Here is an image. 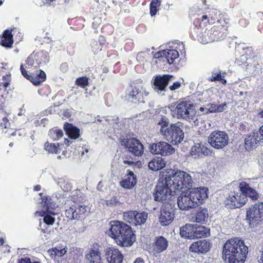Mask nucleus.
<instances>
[{"label":"nucleus","instance_id":"obj_46","mask_svg":"<svg viewBox=\"0 0 263 263\" xmlns=\"http://www.w3.org/2000/svg\"><path fill=\"white\" fill-rule=\"evenodd\" d=\"M76 83L81 87L84 88L88 84V79L86 77L79 78L76 80Z\"/></svg>","mask_w":263,"mask_h":263},{"label":"nucleus","instance_id":"obj_62","mask_svg":"<svg viewBox=\"0 0 263 263\" xmlns=\"http://www.w3.org/2000/svg\"><path fill=\"white\" fill-rule=\"evenodd\" d=\"M144 54L143 52H139L137 56V59L138 61H142L143 60L142 59V54Z\"/></svg>","mask_w":263,"mask_h":263},{"label":"nucleus","instance_id":"obj_54","mask_svg":"<svg viewBox=\"0 0 263 263\" xmlns=\"http://www.w3.org/2000/svg\"><path fill=\"white\" fill-rule=\"evenodd\" d=\"M200 11L199 9L193 7L192 9H191L190 11V15L191 16H195L196 15L200 16V14L198 13Z\"/></svg>","mask_w":263,"mask_h":263},{"label":"nucleus","instance_id":"obj_59","mask_svg":"<svg viewBox=\"0 0 263 263\" xmlns=\"http://www.w3.org/2000/svg\"><path fill=\"white\" fill-rule=\"evenodd\" d=\"M3 123L4 128H7L9 123H8V119L6 118H3L2 119V122Z\"/></svg>","mask_w":263,"mask_h":263},{"label":"nucleus","instance_id":"obj_13","mask_svg":"<svg viewBox=\"0 0 263 263\" xmlns=\"http://www.w3.org/2000/svg\"><path fill=\"white\" fill-rule=\"evenodd\" d=\"M263 142V138L258 131L253 132L246 136L245 146L247 150L251 151Z\"/></svg>","mask_w":263,"mask_h":263},{"label":"nucleus","instance_id":"obj_37","mask_svg":"<svg viewBox=\"0 0 263 263\" xmlns=\"http://www.w3.org/2000/svg\"><path fill=\"white\" fill-rule=\"evenodd\" d=\"M135 221L134 222V224H142L146 221L147 218V213L144 212H137L135 211Z\"/></svg>","mask_w":263,"mask_h":263},{"label":"nucleus","instance_id":"obj_41","mask_svg":"<svg viewBox=\"0 0 263 263\" xmlns=\"http://www.w3.org/2000/svg\"><path fill=\"white\" fill-rule=\"evenodd\" d=\"M59 146V145L57 146L55 144L49 143V142H46L45 144V150L50 153H59L61 150Z\"/></svg>","mask_w":263,"mask_h":263},{"label":"nucleus","instance_id":"obj_26","mask_svg":"<svg viewBox=\"0 0 263 263\" xmlns=\"http://www.w3.org/2000/svg\"><path fill=\"white\" fill-rule=\"evenodd\" d=\"M239 188L240 191L245 195L246 197L248 196L253 200H256L258 198L257 193L246 183L241 182L239 184Z\"/></svg>","mask_w":263,"mask_h":263},{"label":"nucleus","instance_id":"obj_64","mask_svg":"<svg viewBox=\"0 0 263 263\" xmlns=\"http://www.w3.org/2000/svg\"><path fill=\"white\" fill-rule=\"evenodd\" d=\"M258 162L262 165V168H263V156L258 160Z\"/></svg>","mask_w":263,"mask_h":263},{"label":"nucleus","instance_id":"obj_60","mask_svg":"<svg viewBox=\"0 0 263 263\" xmlns=\"http://www.w3.org/2000/svg\"><path fill=\"white\" fill-rule=\"evenodd\" d=\"M199 110L203 112L204 114H208L209 113V108H208V104L205 107H200Z\"/></svg>","mask_w":263,"mask_h":263},{"label":"nucleus","instance_id":"obj_29","mask_svg":"<svg viewBox=\"0 0 263 263\" xmlns=\"http://www.w3.org/2000/svg\"><path fill=\"white\" fill-rule=\"evenodd\" d=\"M64 128L67 135L71 139H76L79 137V129L72 124L65 123L64 125Z\"/></svg>","mask_w":263,"mask_h":263},{"label":"nucleus","instance_id":"obj_30","mask_svg":"<svg viewBox=\"0 0 263 263\" xmlns=\"http://www.w3.org/2000/svg\"><path fill=\"white\" fill-rule=\"evenodd\" d=\"M13 43V36L11 32L8 30H5L3 35L0 37V44L4 47H11Z\"/></svg>","mask_w":263,"mask_h":263},{"label":"nucleus","instance_id":"obj_47","mask_svg":"<svg viewBox=\"0 0 263 263\" xmlns=\"http://www.w3.org/2000/svg\"><path fill=\"white\" fill-rule=\"evenodd\" d=\"M158 124L161 125V128L160 129V133L161 134V131L162 128H168V122L166 118L165 117H162L161 119L159 121Z\"/></svg>","mask_w":263,"mask_h":263},{"label":"nucleus","instance_id":"obj_6","mask_svg":"<svg viewBox=\"0 0 263 263\" xmlns=\"http://www.w3.org/2000/svg\"><path fill=\"white\" fill-rule=\"evenodd\" d=\"M183 125L180 122L172 124L168 128H162L161 135L173 145L181 143L184 138V133L182 127Z\"/></svg>","mask_w":263,"mask_h":263},{"label":"nucleus","instance_id":"obj_22","mask_svg":"<svg viewBox=\"0 0 263 263\" xmlns=\"http://www.w3.org/2000/svg\"><path fill=\"white\" fill-rule=\"evenodd\" d=\"M210 248V242L202 240L193 243L190 247V250L194 253H205L209 251Z\"/></svg>","mask_w":263,"mask_h":263},{"label":"nucleus","instance_id":"obj_1","mask_svg":"<svg viewBox=\"0 0 263 263\" xmlns=\"http://www.w3.org/2000/svg\"><path fill=\"white\" fill-rule=\"evenodd\" d=\"M223 256L229 263H243L248 248L239 238L227 240L223 247Z\"/></svg>","mask_w":263,"mask_h":263},{"label":"nucleus","instance_id":"obj_28","mask_svg":"<svg viewBox=\"0 0 263 263\" xmlns=\"http://www.w3.org/2000/svg\"><path fill=\"white\" fill-rule=\"evenodd\" d=\"M209 153V150L203 145L197 144L193 146L191 151V154L194 158L201 157L203 155H207Z\"/></svg>","mask_w":263,"mask_h":263},{"label":"nucleus","instance_id":"obj_39","mask_svg":"<svg viewBox=\"0 0 263 263\" xmlns=\"http://www.w3.org/2000/svg\"><path fill=\"white\" fill-rule=\"evenodd\" d=\"M161 0H152L150 4V13L151 16L155 15L161 5Z\"/></svg>","mask_w":263,"mask_h":263},{"label":"nucleus","instance_id":"obj_34","mask_svg":"<svg viewBox=\"0 0 263 263\" xmlns=\"http://www.w3.org/2000/svg\"><path fill=\"white\" fill-rule=\"evenodd\" d=\"M209 217L208 211L206 208H200L195 216V221L197 222H204L207 221Z\"/></svg>","mask_w":263,"mask_h":263},{"label":"nucleus","instance_id":"obj_49","mask_svg":"<svg viewBox=\"0 0 263 263\" xmlns=\"http://www.w3.org/2000/svg\"><path fill=\"white\" fill-rule=\"evenodd\" d=\"M34 64V59L31 57H29L26 61V64H25V68L27 69L31 68Z\"/></svg>","mask_w":263,"mask_h":263},{"label":"nucleus","instance_id":"obj_61","mask_svg":"<svg viewBox=\"0 0 263 263\" xmlns=\"http://www.w3.org/2000/svg\"><path fill=\"white\" fill-rule=\"evenodd\" d=\"M9 85V82H5L4 84L2 83H0V87L3 86L5 88V90L6 89V88L8 87V86ZM0 89H1V87H0Z\"/></svg>","mask_w":263,"mask_h":263},{"label":"nucleus","instance_id":"obj_21","mask_svg":"<svg viewBox=\"0 0 263 263\" xmlns=\"http://www.w3.org/2000/svg\"><path fill=\"white\" fill-rule=\"evenodd\" d=\"M105 256L109 263H121L123 259L121 253L114 247L107 248L105 250Z\"/></svg>","mask_w":263,"mask_h":263},{"label":"nucleus","instance_id":"obj_40","mask_svg":"<svg viewBox=\"0 0 263 263\" xmlns=\"http://www.w3.org/2000/svg\"><path fill=\"white\" fill-rule=\"evenodd\" d=\"M49 136L53 140H58L63 136V134L62 130L53 128L49 130Z\"/></svg>","mask_w":263,"mask_h":263},{"label":"nucleus","instance_id":"obj_57","mask_svg":"<svg viewBox=\"0 0 263 263\" xmlns=\"http://www.w3.org/2000/svg\"><path fill=\"white\" fill-rule=\"evenodd\" d=\"M163 52L164 50L156 52L154 55V58L157 59L164 57V55H163Z\"/></svg>","mask_w":263,"mask_h":263},{"label":"nucleus","instance_id":"obj_24","mask_svg":"<svg viewBox=\"0 0 263 263\" xmlns=\"http://www.w3.org/2000/svg\"><path fill=\"white\" fill-rule=\"evenodd\" d=\"M167 247L168 241L166 238L162 236L156 237L153 249L154 255L157 256L160 253L165 251Z\"/></svg>","mask_w":263,"mask_h":263},{"label":"nucleus","instance_id":"obj_9","mask_svg":"<svg viewBox=\"0 0 263 263\" xmlns=\"http://www.w3.org/2000/svg\"><path fill=\"white\" fill-rule=\"evenodd\" d=\"M50 201L51 199L50 198L46 197L45 198H43V203H42V204L44 203L43 210L41 212L37 211L35 213L36 216H44V222L48 225L52 224L55 221L54 218L49 215V214H54L51 211V210L53 209V206H55V204L52 203Z\"/></svg>","mask_w":263,"mask_h":263},{"label":"nucleus","instance_id":"obj_12","mask_svg":"<svg viewBox=\"0 0 263 263\" xmlns=\"http://www.w3.org/2000/svg\"><path fill=\"white\" fill-rule=\"evenodd\" d=\"M208 189L206 187L193 188L189 190L193 201L196 202L195 206L198 204H202L205 202L208 197Z\"/></svg>","mask_w":263,"mask_h":263},{"label":"nucleus","instance_id":"obj_53","mask_svg":"<svg viewBox=\"0 0 263 263\" xmlns=\"http://www.w3.org/2000/svg\"><path fill=\"white\" fill-rule=\"evenodd\" d=\"M181 84L179 81H176L173 83V85L170 86L169 88L171 90H174L180 87Z\"/></svg>","mask_w":263,"mask_h":263},{"label":"nucleus","instance_id":"obj_16","mask_svg":"<svg viewBox=\"0 0 263 263\" xmlns=\"http://www.w3.org/2000/svg\"><path fill=\"white\" fill-rule=\"evenodd\" d=\"M220 34L221 32L217 30V28L214 27L210 30H205L204 33L201 34L198 40L202 44H205L220 39Z\"/></svg>","mask_w":263,"mask_h":263},{"label":"nucleus","instance_id":"obj_25","mask_svg":"<svg viewBox=\"0 0 263 263\" xmlns=\"http://www.w3.org/2000/svg\"><path fill=\"white\" fill-rule=\"evenodd\" d=\"M128 174L124 176L120 184L124 189H130L137 183V179L134 174L130 171H128Z\"/></svg>","mask_w":263,"mask_h":263},{"label":"nucleus","instance_id":"obj_19","mask_svg":"<svg viewBox=\"0 0 263 263\" xmlns=\"http://www.w3.org/2000/svg\"><path fill=\"white\" fill-rule=\"evenodd\" d=\"M195 201H193L189 191L185 194L180 195L177 198L178 206L181 210L187 211L190 209L195 208Z\"/></svg>","mask_w":263,"mask_h":263},{"label":"nucleus","instance_id":"obj_8","mask_svg":"<svg viewBox=\"0 0 263 263\" xmlns=\"http://www.w3.org/2000/svg\"><path fill=\"white\" fill-rule=\"evenodd\" d=\"M229 137L224 132L216 130L212 132L208 137V142L212 147L221 149L228 144Z\"/></svg>","mask_w":263,"mask_h":263},{"label":"nucleus","instance_id":"obj_31","mask_svg":"<svg viewBox=\"0 0 263 263\" xmlns=\"http://www.w3.org/2000/svg\"><path fill=\"white\" fill-rule=\"evenodd\" d=\"M195 227L191 224H186L180 229V235L182 237L194 239Z\"/></svg>","mask_w":263,"mask_h":263},{"label":"nucleus","instance_id":"obj_35","mask_svg":"<svg viewBox=\"0 0 263 263\" xmlns=\"http://www.w3.org/2000/svg\"><path fill=\"white\" fill-rule=\"evenodd\" d=\"M163 55L169 64H172L174 60L179 57L178 52L174 49L164 50Z\"/></svg>","mask_w":263,"mask_h":263},{"label":"nucleus","instance_id":"obj_45","mask_svg":"<svg viewBox=\"0 0 263 263\" xmlns=\"http://www.w3.org/2000/svg\"><path fill=\"white\" fill-rule=\"evenodd\" d=\"M56 254L58 256L62 257L67 252V247L66 246L59 245L54 248Z\"/></svg>","mask_w":263,"mask_h":263},{"label":"nucleus","instance_id":"obj_4","mask_svg":"<svg viewBox=\"0 0 263 263\" xmlns=\"http://www.w3.org/2000/svg\"><path fill=\"white\" fill-rule=\"evenodd\" d=\"M172 114L177 119L185 120L187 121H195L197 120L196 111L194 104L190 101L179 100L176 107L172 110Z\"/></svg>","mask_w":263,"mask_h":263},{"label":"nucleus","instance_id":"obj_33","mask_svg":"<svg viewBox=\"0 0 263 263\" xmlns=\"http://www.w3.org/2000/svg\"><path fill=\"white\" fill-rule=\"evenodd\" d=\"M220 14L219 12L216 9H211L208 12V14L202 15L201 18V21L208 20V23H214L215 21H218Z\"/></svg>","mask_w":263,"mask_h":263},{"label":"nucleus","instance_id":"obj_17","mask_svg":"<svg viewBox=\"0 0 263 263\" xmlns=\"http://www.w3.org/2000/svg\"><path fill=\"white\" fill-rule=\"evenodd\" d=\"M173 78L174 77L170 74L156 76L153 80L154 90L157 92L165 91L168 82Z\"/></svg>","mask_w":263,"mask_h":263},{"label":"nucleus","instance_id":"obj_27","mask_svg":"<svg viewBox=\"0 0 263 263\" xmlns=\"http://www.w3.org/2000/svg\"><path fill=\"white\" fill-rule=\"evenodd\" d=\"M166 163L161 157H157L153 159L148 163V167L150 170L157 171L165 167Z\"/></svg>","mask_w":263,"mask_h":263},{"label":"nucleus","instance_id":"obj_10","mask_svg":"<svg viewBox=\"0 0 263 263\" xmlns=\"http://www.w3.org/2000/svg\"><path fill=\"white\" fill-rule=\"evenodd\" d=\"M149 152L155 155L167 156L175 153V149L173 146L165 142H159L149 145Z\"/></svg>","mask_w":263,"mask_h":263},{"label":"nucleus","instance_id":"obj_52","mask_svg":"<svg viewBox=\"0 0 263 263\" xmlns=\"http://www.w3.org/2000/svg\"><path fill=\"white\" fill-rule=\"evenodd\" d=\"M18 263H40L39 261H32L30 258L27 257L22 258L19 261Z\"/></svg>","mask_w":263,"mask_h":263},{"label":"nucleus","instance_id":"obj_5","mask_svg":"<svg viewBox=\"0 0 263 263\" xmlns=\"http://www.w3.org/2000/svg\"><path fill=\"white\" fill-rule=\"evenodd\" d=\"M171 185L166 176L161 177L158 180L154 194L155 200L164 202V203H166L167 200H170L172 198V194L176 192Z\"/></svg>","mask_w":263,"mask_h":263},{"label":"nucleus","instance_id":"obj_51","mask_svg":"<svg viewBox=\"0 0 263 263\" xmlns=\"http://www.w3.org/2000/svg\"><path fill=\"white\" fill-rule=\"evenodd\" d=\"M222 76L220 73H213L210 78L211 81H220L222 80Z\"/></svg>","mask_w":263,"mask_h":263},{"label":"nucleus","instance_id":"obj_48","mask_svg":"<svg viewBox=\"0 0 263 263\" xmlns=\"http://www.w3.org/2000/svg\"><path fill=\"white\" fill-rule=\"evenodd\" d=\"M78 206L79 207V212L80 213L81 217H83V216L85 215V213L89 211V208L88 206L79 204L78 205Z\"/></svg>","mask_w":263,"mask_h":263},{"label":"nucleus","instance_id":"obj_43","mask_svg":"<svg viewBox=\"0 0 263 263\" xmlns=\"http://www.w3.org/2000/svg\"><path fill=\"white\" fill-rule=\"evenodd\" d=\"M135 211H134L125 212L123 214V219L129 223H134V222L135 221Z\"/></svg>","mask_w":263,"mask_h":263},{"label":"nucleus","instance_id":"obj_15","mask_svg":"<svg viewBox=\"0 0 263 263\" xmlns=\"http://www.w3.org/2000/svg\"><path fill=\"white\" fill-rule=\"evenodd\" d=\"M263 218V203H258L250 206L247 211V219L250 222H256Z\"/></svg>","mask_w":263,"mask_h":263},{"label":"nucleus","instance_id":"obj_36","mask_svg":"<svg viewBox=\"0 0 263 263\" xmlns=\"http://www.w3.org/2000/svg\"><path fill=\"white\" fill-rule=\"evenodd\" d=\"M227 103L226 102L220 105H218L215 103L208 104L209 112V113L222 112L227 107Z\"/></svg>","mask_w":263,"mask_h":263},{"label":"nucleus","instance_id":"obj_63","mask_svg":"<svg viewBox=\"0 0 263 263\" xmlns=\"http://www.w3.org/2000/svg\"><path fill=\"white\" fill-rule=\"evenodd\" d=\"M134 263H144V262L143 259H142L141 258H137L135 260Z\"/></svg>","mask_w":263,"mask_h":263},{"label":"nucleus","instance_id":"obj_2","mask_svg":"<svg viewBox=\"0 0 263 263\" xmlns=\"http://www.w3.org/2000/svg\"><path fill=\"white\" fill-rule=\"evenodd\" d=\"M110 231V236L118 245L122 247H130L136 240V237L130 227L124 222L113 221Z\"/></svg>","mask_w":263,"mask_h":263},{"label":"nucleus","instance_id":"obj_14","mask_svg":"<svg viewBox=\"0 0 263 263\" xmlns=\"http://www.w3.org/2000/svg\"><path fill=\"white\" fill-rule=\"evenodd\" d=\"M21 70L22 75L29 80L34 85H39L41 83L44 82L46 78V75L44 71L40 69L36 73H33L31 71H29L31 74H28L27 71L24 68V65H21Z\"/></svg>","mask_w":263,"mask_h":263},{"label":"nucleus","instance_id":"obj_56","mask_svg":"<svg viewBox=\"0 0 263 263\" xmlns=\"http://www.w3.org/2000/svg\"><path fill=\"white\" fill-rule=\"evenodd\" d=\"M259 261L260 263H263V246L261 247V250L259 251L258 256Z\"/></svg>","mask_w":263,"mask_h":263},{"label":"nucleus","instance_id":"obj_20","mask_svg":"<svg viewBox=\"0 0 263 263\" xmlns=\"http://www.w3.org/2000/svg\"><path fill=\"white\" fill-rule=\"evenodd\" d=\"M126 148L135 156H141L144 151V147L142 143L136 139H128L125 144Z\"/></svg>","mask_w":263,"mask_h":263},{"label":"nucleus","instance_id":"obj_11","mask_svg":"<svg viewBox=\"0 0 263 263\" xmlns=\"http://www.w3.org/2000/svg\"><path fill=\"white\" fill-rule=\"evenodd\" d=\"M247 200V197L241 192H234L227 198L226 204L231 209L239 208L246 203Z\"/></svg>","mask_w":263,"mask_h":263},{"label":"nucleus","instance_id":"obj_38","mask_svg":"<svg viewBox=\"0 0 263 263\" xmlns=\"http://www.w3.org/2000/svg\"><path fill=\"white\" fill-rule=\"evenodd\" d=\"M208 234V230L204 227H195L194 235H193L194 239L205 237Z\"/></svg>","mask_w":263,"mask_h":263},{"label":"nucleus","instance_id":"obj_32","mask_svg":"<svg viewBox=\"0 0 263 263\" xmlns=\"http://www.w3.org/2000/svg\"><path fill=\"white\" fill-rule=\"evenodd\" d=\"M77 205H72L65 211V215L69 219H79L81 218Z\"/></svg>","mask_w":263,"mask_h":263},{"label":"nucleus","instance_id":"obj_7","mask_svg":"<svg viewBox=\"0 0 263 263\" xmlns=\"http://www.w3.org/2000/svg\"><path fill=\"white\" fill-rule=\"evenodd\" d=\"M148 95V92L143 86H134L131 88L128 93L126 95L125 99L133 104H139L144 103Z\"/></svg>","mask_w":263,"mask_h":263},{"label":"nucleus","instance_id":"obj_23","mask_svg":"<svg viewBox=\"0 0 263 263\" xmlns=\"http://www.w3.org/2000/svg\"><path fill=\"white\" fill-rule=\"evenodd\" d=\"M101 247L98 245H93L85 256L88 263H97L101 260Z\"/></svg>","mask_w":263,"mask_h":263},{"label":"nucleus","instance_id":"obj_55","mask_svg":"<svg viewBox=\"0 0 263 263\" xmlns=\"http://www.w3.org/2000/svg\"><path fill=\"white\" fill-rule=\"evenodd\" d=\"M123 163L125 164H128L129 165H132L135 163V162L133 160V159L130 160L127 158H125L123 160Z\"/></svg>","mask_w":263,"mask_h":263},{"label":"nucleus","instance_id":"obj_50","mask_svg":"<svg viewBox=\"0 0 263 263\" xmlns=\"http://www.w3.org/2000/svg\"><path fill=\"white\" fill-rule=\"evenodd\" d=\"M107 205L112 206L120 204V201L116 197H112L110 199L106 201Z\"/></svg>","mask_w":263,"mask_h":263},{"label":"nucleus","instance_id":"obj_42","mask_svg":"<svg viewBox=\"0 0 263 263\" xmlns=\"http://www.w3.org/2000/svg\"><path fill=\"white\" fill-rule=\"evenodd\" d=\"M242 49L243 50H245V49L247 50L246 53L247 54V55L249 56V58H247L245 55H241V60H242L243 62H245L249 58H254V57H257V55H256V52L253 51L252 47H242Z\"/></svg>","mask_w":263,"mask_h":263},{"label":"nucleus","instance_id":"obj_58","mask_svg":"<svg viewBox=\"0 0 263 263\" xmlns=\"http://www.w3.org/2000/svg\"><path fill=\"white\" fill-rule=\"evenodd\" d=\"M48 252L50 256H51L52 258H54L57 256L56 254L55 251L54 250V248L52 249L51 250H49Z\"/></svg>","mask_w":263,"mask_h":263},{"label":"nucleus","instance_id":"obj_18","mask_svg":"<svg viewBox=\"0 0 263 263\" xmlns=\"http://www.w3.org/2000/svg\"><path fill=\"white\" fill-rule=\"evenodd\" d=\"M175 217L174 209L171 207V204L164 205L162 209L159 221L161 226H166L169 225L174 220Z\"/></svg>","mask_w":263,"mask_h":263},{"label":"nucleus","instance_id":"obj_44","mask_svg":"<svg viewBox=\"0 0 263 263\" xmlns=\"http://www.w3.org/2000/svg\"><path fill=\"white\" fill-rule=\"evenodd\" d=\"M58 183L61 186L62 189L66 192L71 190L72 188L71 183L66 180L61 179L58 181Z\"/></svg>","mask_w":263,"mask_h":263},{"label":"nucleus","instance_id":"obj_3","mask_svg":"<svg viewBox=\"0 0 263 263\" xmlns=\"http://www.w3.org/2000/svg\"><path fill=\"white\" fill-rule=\"evenodd\" d=\"M166 177L171 183L172 187L176 192L181 191L183 189L190 190L193 184V180L191 176L186 172L181 170L171 171L167 173Z\"/></svg>","mask_w":263,"mask_h":263}]
</instances>
